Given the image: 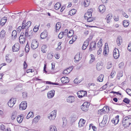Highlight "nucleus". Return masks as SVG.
Masks as SVG:
<instances>
[{
    "label": "nucleus",
    "instance_id": "nucleus-44",
    "mask_svg": "<svg viewBox=\"0 0 131 131\" xmlns=\"http://www.w3.org/2000/svg\"><path fill=\"white\" fill-rule=\"evenodd\" d=\"M16 112H14L12 114V116L11 117V119L12 120H14L16 117Z\"/></svg>",
    "mask_w": 131,
    "mask_h": 131
},
{
    "label": "nucleus",
    "instance_id": "nucleus-53",
    "mask_svg": "<svg viewBox=\"0 0 131 131\" xmlns=\"http://www.w3.org/2000/svg\"><path fill=\"white\" fill-rule=\"evenodd\" d=\"M123 101L127 104H128L130 102V100L127 98H125L123 100Z\"/></svg>",
    "mask_w": 131,
    "mask_h": 131
},
{
    "label": "nucleus",
    "instance_id": "nucleus-54",
    "mask_svg": "<svg viewBox=\"0 0 131 131\" xmlns=\"http://www.w3.org/2000/svg\"><path fill=\"white\" fill-rule=\"evenodd\" d=\"M46 84H52L53 85H58L59 84L58 83H54L50 81H47L46 82Z\"/></svg>",
    "mask_w": 131,
    "mask_h": 131
},
{
    "label": "nucleus",
    "instance_id": "nucleus-2",
    "mask_svg": "<svg viewBox=\"0 0 131 131\" xmlns=\"http://www.w3.org/2000/svg\"><path fill=\"white\" fill-rule=\"evenodd\" d=\"M57 111L54 110L51 112L48 115V118L50 120H54L56 116Z\"/></svg>",
    "mask_w": 131,
    "mask_h": 131
},
{
    "label": "nucleus",
    "instance_id": "nucleus-41",
    "mask_svg": "<svg viewBox=\"0 0 131 131\" xmlns=\"http://www.w3.org/2000/svg\"><path fill=\"white\" fill-rule=\"evenodd\" d=\"M50 131H57V130L55 126H51L50 127Z\"/></svg>",
    "mask_w": 131,
    "mask_h": 131
},
{
    "label": "nucleus",
    "instance_id": "nucleus-33",
    "mask_svg": "<svg viewBox=\"0 0 131 131\" xmlns=\"http://www.w3.org/2000/svg\"><path fill=\"white\" fill-rule=\"evenodd\" d=\"M90 56L91 57V58L89 61V62L90 63H92L95 60V57L94 55L92 54H91L90 55Z\"/></svg>",
    "mask_w": 131,
    "mask_h": 131
},
{
    "label": "nucleus",
    "instance_id": "nucleus-29",
    "mask_svg": "<svg viewBox=\"0 0 131 131\" xmlns=\"http://www.w3.org/2000/svg\"><path fill=\"white\" fill-rule=\"evenodd\" d=\"M61 6V5L60 2H58L54 6V8L56 10L59 9Z\"/></svg>",
    "mask_w": 131,
    "mask_h": 131
},
{
    "label": "nucleus",
    "instance_id": "nucleus-61",
    "mask_svg": "<svg viewBox=\"0 0 131 131\" xmlns=\"http://www.w3.org/2000/svg\"><path fill=\"white\" fill-rule=\"evenodd\" d=\"M124 65V62H122L120 63L118 65L119 67L120 68H122L123 67Z\"/></svg>",
    "mask_w": 131,
    "mask_h": 131
},
{
    "label": "nucleus",
    "instance_id": "nucleus-5",
    "mask_svg": "<svg viewBox=\"0 0 131 131\" xmlns=\"http://www.w3.org/2000/svg\"><path fill=\"white\" fill-rule=\"evenodd\" d=\"M26 20H24L22 24L23 27V28L26 29H29L28 28L30 26L31 24V22L29 21L26 23Z\"/></svg>",
    "mask_w": 131,
    "mask_h": 131
},
{
    "label": "nucleus",
    "instance_id": "nucleus-46",
    "mask_svg": "<svg viewBox=\"0 0 131 131\" xmlns=\"http://www.w3.org/2000/svg\"><path fill=\"white\" fill-rule=\"evenodd\" d=\"M17 31L16 30H14L12 33V36L14 38H15L17 37Z\"/></svg>",
    "mask_w": 131,
    "mask_h": 131
},
{
    "label": "nucleus",
    "instance_id": "nucleus-19",
    "mask_svg": "<svg viewBox=\"0 0 131 131\" xmlns=\"http://www.w3.org/2000/svg\"><path fill=\"white\" fill-rule=\"evenodd\" d=\"M80 52H78L75 56L74 59L75 60V62H76L79 61L81 59V58L80 57Z\"/></svg>",
    "mask_w": 131,
    "mask_h": 131
},
{
    "label": "nucleus",
    "instance_id": "nucleus-50",
    "mask_svg": "<svg viewBox=\"0 0 131 131\" xmlns=\"http://www.w3.org/2000/svg\"><path fill=\"white\" fill-rule=\"evenodd\" d=\"M119 116L118 115H117L115 117V125L118 124L119 121Z\"/></svg>",
    "mask_w": 131,
    "mask_h": 131
},
{
    "label": "nucleus",
    "instance_id": "nucleus-51",
    "mask_svg": "<svg viewBox=\"0 0 131 131\" xmlns=\"http://www.w3.org/2000/svg\"><path fill=\"white\" fill-rule=\"evenodd\" d=\"M25 50L26 52H28L29 50V47L28 43L26 44L25 47Z\"/></svg>",
    "mask_w": 131,
    "mask_h": 131
},
{
    "label": "nucleus",
    "instance_id": "nucleus-26",
    "mask_svg": "<svg viewBox=\"0 0 131 131\" xmlns=\"http://www.w3.org/2000/svg\"><path fill=\"white\" fill-rule=\"evenodd\" d=\"M89 44V42L88 40H86L84 42L82 46V49L83 50L85 49Z\"/></svg>",
    "mask_w": 131,
    "mask_h": 131
},
{
    "label": "nucleus",
    "instance_id": "nucleus-7",
    "mask_svg": "<svg viewBox=\"0 0 131 131\" xmlns=\"http://www.w3.org/2000/svg\"><path fill=\"white\" fill-rule=\"evenodd\" d=\"M93 12V9H88V11L84 15V18L85 19H86V18L91 17L92 13Z\"/></svg>",
    "mask_w": 131,
    "mask_h": 131
},
{
    "label": "nucleus",
    "instance_id": "nucleus-57",
    "mask_svg": "<svg viewBox=\"0 0 131 131\" xmlns=\"http://www.w3.org/2000/svg\"><path fill=\"white\" fill-rule=\"evenodd\" d=\"M126 91L128 94L131 96V90L129 89H127Z\"/></svg>",
    "mask_w": 131,
    "mask_h": 131
},
{
    "label": "nucleus",
    "instance_id": "nucleus-14",
    "mask_svg": "<svg viewBox=\"0 0 131 131\" xmlns=\"http://www.w3.org/2000/svg\"><path fill=\"white\" fill-rule=\"evenodd\" d=\"M96 43L95 41H92L91 43L90 46L89 50L91 51L95 49L96 47Z\"/></svg>",
    "mask_w": 131,
    "mask_h": 131
},
{
    "label": "nucleus",
    "instance_id": "nucleus-25",
    "mask_svg": "<svg viewBox=\"0 0 131 131\" xmlns=\"http://www.w3.org/2000/svg\"><path fill=\"white\" fill-rule=\"evenodd\" d=\"M24 117L23 116L21 115H18L17 116V120L18 123H21Z\"/></svg>",
    "mask_w": 131,
    "mask_h": 131
},
{
    "label": "nucleus",
    "instance_id": "nucleus-16",
    "mask_svg": "<svg viewBox=\"0 0 131 131\" xmlns=\"http://www.w3.org/2000/svg\"><path fill=\"white\" fill-rule=\"evenodd\" d=\"M61 80L62 83H68L69 81V78L68 77H63L61 79Z\"/></svg>",
    "mask_w": 131,
    "mask_h": 131
},
{
    "label": "nucleus",
    "instance_id": "nucleus-64",
    "mask_svg": "<svg viewBox=\"0 0 131 131\" xmlns=\"http://www.w3.org/2000/svg\"><path fill=\"white\" fill-rule=\"evenodd\" d=\"M128 50L130 51H131V41L130 42L128 46Z\"/></svg>",
    "mask_w": 131,
    "mask_h": 131
},
{
    "label": "nucleus",
    "instance_id": "nucleus-49",
    "mask_svg": "<svg viewBox=\"0 0 131 131\" xmlns=\"http://www.w3.org/2000/svg\"><path fill=\"white\" fill-rule=\"evenodd\" d=\"M102 39L101 38L100 39L99 41L97 43V46L99 48L101 47L102 45Z\"/></svg>",
    "mask_w": 131,
    "mask_h": 131
},
{
    "label": "nucleus",
    "instance_id": "nucleus-62",
    "mask_svg": "<svg viewBox=\"0 0 131 131\" xmlns=\"http://www.w3.org/2000/svg\"><path fill=\"white\" fill-rule=\"evenodd\" d=\"M24 29V28H23V26L22 25V26H19L17 29V31L20 32L22 29Z\"/></svg>",
    "mask_w": 131,
    "mask_h": 131
},
{
    "label": "nucleus",
    "instance_id": "nucleus-18",
    "mask_svg": "<svg viewBox=\"0 0 131 131\" xmlns=\"http://www.w3.org/2000/svg\"><path fill=\"white\" fill-rule=\"evenodd\" d=\"M67 101L68 102L72 103L74 101V97L73 96H69L67 98Z\"/></svg>",
    "mask_w": 131,
    "mask_h": 131
},
{
    "label": "nucleus",
    "instance_id": "nucleus-24",
    "mask_svg": "<svg viewBox=\"0 0 131 131\" xmlns=\"http://www.w3.org/2000/svg\"><path fill=\"white\" fill-rule=\"evenodd\" d=\"M7 19V18L6 17H4L2 18L0 21V24L2 26L4 25L6 23Z\"/></svg>",
    "mask_w": 131,
    "mask_h": 131
},
{
    "label": "nucleus",
    "instance_id": "nucleus-36",
    "mask_svg": "<svg viewBox=\"0 0 131 131\" xmlns=\"http://www.w3.org/2000/svg\"><path fill=\"white\" fill-rule=\"evenodd\" d=\"M76 12L77 10L76 9H73L70 11L69 14L70 15L72 16L75 14L76 13Z\"/></svg>",
    "mask_w": 131,
    "mask_h": 131
},
{
    "label": "nucleus",
    "instance_id": "nucleus-20",
    "mask_svg": "<svg viewBox=\"0 0 131 131\" xmlns=\"http://www.w3.org/2000/svg\"><path fill=\"white\" fill-rule=\"evenodd\" d=\"M48 36V33L47 32L46 30H44L40 34V37L42 39H43L46 38Z\"/></svg>",
    "mask_w": 131,
    "mask_h": 131
},
{
    "label": "nucleus",
    "instance_id": "nucleus-28",
    "mask_svg": "<svg viewBox=\"0 0 131 131\" xmlns=\"http://www.w3.org/2000/svg\"><path fill=\"white\" fill-rule=\"evenodd\" d=\"M119 56V52L118 49L115 48V59L118 58Z\"/></svg>",
    "mask_w": 131,
    "mask_h": 131
},
{
    "label": "nucleus",
    "instance_id": "nucleus-34",
    "mask_svg": "<svg viewBox=\"0 0 131 131\" xmlns=\"http://www.w3.org/2000/svg\"><path fill=\"white\" fill-rule=\"evenodd\" d=\"M40 116H37L33 120L32 122L36 123L38 122L40 119Z\"/></svg>",
    "mask_w": 131,
    "mask_h": 131
},
{
    "label": "nucleus",
    "instance_id": "nucleus-52",
    "mask_svg": "<svg viewBox=\"0 0 131 131\" xmlns=\"http://www.w3.org/2000/svg\"><path fill=\"white\" fill-rule=\"evenodd\" d=\"M6 128V127L4 125L2 124L0 126V129L3 131H4Z\"/></svg>",
    "mask_w": 131,
    "mask_h": 131
},
{
    "label": "nucleus",
    "instance_id": "nucleus-1",
    "mask_svg": "<svg viewBox=\"0 0 131 131\" xmlns=\"http://www.w3.org/2000/svg\"><path fill=\"white\" fill-rule=\"evenodd\" d=\"M122 123L124 127L129 126L131 124V118L128 117H125L123 119Z\"/></svg>",
    "mask_w": 131,
    "mask_h": 131
},
{
    "label": "nucleus",
    "instance_id": "nucleus-45",
    "mask_svg": "<svg viewBox=\"0 0 131 131\" xmlns=\"http://www.w3.org/2000/svg\"><path fill=\"white\" fill-rule=\"evenodd\" d=\"M123 24L124 26L125 27H127L129 25V22L126 20H124Z\"/></svg>",
    "mask_w": 131,
    "mask_h": 131
},
{
    "label": "nucleus",
    "instance_id": "nucleus-32",
    "mask_svg": "<svg viewBox=\"0 0 131 131\" xmlns=\"http://www.w3.org/2000/svg\"><path fill=\"white\" fill-rule=\"evenodd\" d=\"M90 0H84V4L85 7H87L89 6L90 3Z\"/></svg>",
    "mask_w": 131,
    "mask_h": 131
},
{
    "label": "nucleus",
    "instance_id": "nucleus-38",
    "mask_svg": "<svg viewBox=\"0 0 131 131\" xmlns=\"http://www.w3.org/2000/svg\"><path fill=\"white\" fill-rule=\"evenodd\" d=\"M103 111L104 113H107L109 111V108L108 107L104 106L102 108Z\"/></svg>",
    "mask_w": 131,
    "mask_h": 131
},
{
    "label": "nucleus",
    "instance_id": "nucleus-8",
    "mask_svg": "<svg viewBox=\"0 0 131 131\" xmlns=\"http://www.w3.org/2000/svg\"><path fill=\"white\" fill-rule=\"evenodd\" d=\"M27 106V102L26 101L22 102L19 105V109L21 110H25Z\"/></svg>",
    "mask_w": 131,
    "mask_h": 131
},
{
    "label": "nucleus",
    "instance_id": "nucleus-9",
    "mask_svg": "<svg viewBox=\"0 0 131 131\" xmlns=\"http://www.w3.org/2000/svg\"><path fill=\"white\" fill-rule=\"evenodd\" d=\"M15 103V100L14 99H11L8 102V104L10 107H12Z\"/></svg>",
    "mask_w": 131,
    "mask_h": 131
},
{
    "label": "nucleus",
    "instance_id": "nucleus-3",
    "mask_svg": "<svg viewBox=\"0 0 131 131\" xmlns=\"http://www.w3.org/2000/svg\"><path fill=\"white\" fill-rule=\"evenodd\" d=\"M90 105V103L88 102H85L81 106V108L83 111H86L89 109Z\"/></svg>",
    "mask_w": 131,
    "mask_h": 131
},
{
    "label": "nucleus",
    "instance_id": "nucleus-27",
    "mask_svg": "<svg viewBox=\"0 0 131 131\" xmlns=\"http://www.w3.org/2000/svg\"><path fill=\"white\" fill-rule=\"evenodd\" d=\"M104 78V75L102 74L100 75L99 77L97 78V81L99 82H102L103 81V78Z\"/></svg>",
    "mask_w": 131,
    "mask_h": 131
},
{
    "label": "nucleus",
    "instance_id": "nucleus-56",
    "mask_svg": "<svg viewBox=\"0 0 131 131\" xmlns=\"http://www.w3.org/2000/svg\"><path fill=\"white\" fill-rule=\"evenodd\" d=\"M112 63L111 62H109L107 63L106 68L107 69H109L112 67Z\"/></svg>",
    "mask_w": 131,
    "mask_h": 131
},
{
    "label": "nucleus",
    "instance_id": "nucleus-22",
    "mask_svg": "<svg viewBox=\"0 0 131 131\" xmlns=\"http://www.w3.org/2000/svg\"><path fill=\"white\" fill-rule=\"evenodd\" d=\"M85 121L83 119H81L79 122V126L80 127L84 126Z\"/></svg>",
    "mask_w": 131,
    "mask_h": 131
},
{
    "label": "nucleus",
    "instance_id": "nucleus-35",
    "mask_svg": "<svg viewBox=\"0 0 131 131\" xmlns=\"http://www.w3.org/2000/svg\"><path fill=\"white\" fill-rule=\"evenodd\" d=\"M112 18V15L111 14H110L108 15L106 17V19H107V22L108 23L110 21L111 19Z\"/></svg>",
    "mask_w": 131,
    "mask_h": 131
},
{
    "label": "nucleus",
    "instance_id": "nucleus-47",
    "mask_svg": "<svg viewBox=\"0 0 131 131\" xmlns=\"http://www.w3.org/2000/svg\"><path fill=\"white\" fill-rule=\"evenodd\" d=\"M108 47H105L104 48V51H103V54H104V55H106L107 54V52L108 51Z\"/></svg>",
    "mask_w": 131,
    "mask_h": 131
},
{
    "label": "nucleus",
    "instance_id": "nucleus-21",
    "mask_svg": "<svg viewBox=\"0 0 131 131\" xmlns=\"http://www.w3.org/2000/svg\"><path fill=\"white\" fill-rule=\"evenodd\" d=\"M108 119L107 116L105 115L104 116L103 120L101 122V124H103V126H104L107 122V121Z\"/></svg>",
    "mask_w": 131,
    "mask_h": 131
},
{
    "label": "nucleus",
    "instance_id": "nucleus-39",
    "mask_svg": "<svg viewBox=\"0 0 131 131\" xmlns=\"http://www.w3.org/2000/svg\"><path fill=\"white\" fill-rule=\"evenodd\" d=\"M9 55L8 54H7L6 55V60L7 62L8 63H9L11 62L12 61V59H10L9 57Z\"/></svg>",
    "mask_w": 131,
    "mask_h": 131
},
{
    "label": "nucleus",
    "instance_id": "nucleus-60",
    "mask_svg": "<svg viewBox=\"0 0 131 131\" xmlns=\"http://www.w3.org/2000/svg\"><path fill=\"white\" fill-rule=\"evenodd\" d=\"M86 19H87V21L89 22H90L93 21L94 20V19H92L91 17L86 18Z\"/></svg>",
    "mask_w": 131,
    "mask_h": 131
},
{
    "label": "nucleus",
    "instance_id": "nucleus-6",
    "mask_svg": "<svg viewBox=\"0 0 131 131\" xmlns=\"http://www.w3.org/2000/svg\"><path fill=\"white\" fill-rule=\"evenodd\" d=\"M33 33V31L32 30H29V29H27L25 31V36L26 37H29V38H28L30 39Z\"/></svg>",
    "mask_w": 131,
    "mask_h": 131
},
{
    "label": "nucleus",
    "instance_id": "nucleus-11",
    "mask_svg": "<svg viewBox=\"0 0 131 131\" xmlns=\"http://www.w3.org/2000/svg\"><path fill=\"white\" fill-rule=\"evenodd\" d=\"M25 37L23 35H20L19 37V40L20 43L21 44H23L26 41L25 38Z\"/></svg>",
    "mask_w": 131,
    "mask_h": 131
},
{
    "label": "nucleus",
    "instance_id": "nucleus-58",
    "mask_svg": "<svg viewBox=\"0 0 131 131\" xmlns=\"http://www.w3.org/2000/svg\"><path fill=\"white\" fill-rule=\"evenodd\" d=\"M39 26H35L33 29V30L34 32H37L39 29Z\"/></svg>",
    "mask_w": 131,
    "mask_h": 131
},
{
    "label": "nucleus",
    "instance_id": "nucleus-48",
    "mask_svg": "<svg viewBox=\"0 0 131 131\" xmlns=\"http://www.w3.org/2000/svg\"><path fill=\"white\" fill-rule=\"evenodd\" d=\"M53 56V53H49L47 55V58L49 60H50L52 58Z\"/></svg>",
    "mask_w": 131,
    "mask_h": 131
},
{
    "label": "nucleus",
    "instance_id": "nucleus-30",
    "mask_svg": "<svg viewBox=\"0 0 131 131\" xmlns=\"http://www.w3.org/2000/svg\"><path fill=\"white\" fill-rule=\"evenodd\" d=\"M123 72L122 71H120L117 74L116 79L118 80H119L120 77H122L123 75Z\"/></svg>",
    "mask_w": 131,
    "mask_h": 131
},
{
    "label": "nucleus",
    "instance_id": "nucleus-37",
    "mask_svg": "<svg viewBox=\"0 0 131 131\" xmlns=\"http://www.w3.org/2000/svg\"><path fill=\"white\" fill-rule=\"evenodd\" d=\"M34 116L33 113L32 112H30L28 114L26 117L27 119H29L30 117H32Z\"/></svg>",
    "mask_w": 131,
    "mask_h": 131
},
{
    "label": "nucleus",
    "instance_id": "nucleus-31",
    "mask_svg": "<svg viewBox=\"0 0 131 131\" xmlns=\"http://www.w3.org/2000/svg\"><path fill=\"white\" fill-rule=\"evenodd\" d=\"M5 35V32L4 30H2L0 33V37L1 38H3L4 37Z\"/></svg>",
    "mask_w": 131,
    "mask_h": 131
},
{
    "label": "nucleus",
    "instance_id": "nucleus-59",
    "mask_svg": "<svg viewBox=\"0 0 131 131\" xmlns=\"http://www.w3.org/2000/svg\"><path fill=\"white\" fill-rule=\"evenodd\" d=\"M63 34V32H60L58 36V37L60 39H61L62 38Z\"/></svg>",
    "mask_w": 131,
    "mask_h": 131
},
{
    "label": "nucleus",
    "instance_id": "nucleus-40",
    "mask_svg": "<svg viewBox=\"0 0 131 131\" xmlns=\"http://www.w3.org/2000/svg\"><path fill=\"white\" fill-rule=\"evenodd\" d=\"M74 34V31L73 30H70V31L68 34L67 36L68 38H70V37H72Z\"/></svg>",
    "mask_w": 131,
    "mask_h": 131
},
{
    "label": "nucleus",
    "instance_id": "nucleus-12",
    "mask_svg": "<svg viewBox=\"0 0 131 131\" xmlns=\"http://www.w3.org/2000/svg\"><path fill=\"white\" fill-rule=\"evenodd\" d=\"M19 48V45L18 43L15 44L13 47L12 50L13 52H17L18 51Z\"/></svg>",
    "mask_w": 131,
    "mask_h": 131
},
{
    "label": "nucleus",
    "instance_id": "nucleus-10",
    "mask_svg": "<svg viewBox=\"0 0 131 131\" xmlns=\"http://www.w3.org/2000/svg\"><path fill=\"white\" fill-rule=\"evenodd\" d=\"M77 93L78 96L79 98H82L86 94V92H84L83 91H79Z\"/></svg>",
    "mask_w": 131,
    "mask_h": 131
},
{
    "label": "nucleus",
    "instance_id": "nucleus-42",
    "mask_svg": "<svg viewBox=\"0 0 131 131\" xmlns=\"http://www.w3.org/2000/svg\"><path fill=\"white\" fill-rule=\"evenodd\" d=\"M56 30L57 31H58L61 27V24L60 23H57L56 25Z\"/></svg>",
    "mask_w": 131,
    "mask_h": 131
},
{
    "label": "nucleus",
    "instance_id": "nucleus-63",
    "mask_svg": "<svg viewBox=\"0 0 131 131\" xmlns=\"http://www.w3.org/2000/svg\"><path fill=\"white\" fill-rule=\"evenodd\" d=\"M95 86V85L94 83H90L88 85V86L91 88H92V86L94 87Z\"/></svg>",
    "mask_w": 131,
    "mask_h": 131
},
{
    "label": "nucleus",
    "instance_id": "nucleus-55",
    "mask_svg": "<svg viewBox=\"0 0 131 131\" xmlns=\"http://www.w3.org/2000/svg\"><path fill=\"white\" fill-rule=\"evenodd\" d=\"M77 119V118L76 116H72L71 118V121L72 122H75Z\"/></svg>",
    "mask_w": 131,
    "mask_h": 131
},
{
    "label": "nucleus",
    "instance_id": "nucleus-15",
    "mask_svg": "<svg viewBox=\"0 0 131 131\" xmlns=\"http://www.w3.org/2000/svg\"><path fill=\"white\" fill-rule=\"evenodd\" d=\"M122 37L120 36H119L117 37L116 42L118 46H119L121 43H122Z\"/></svg>",
    "mask_w": 131,
    "mask_h": 131
},
{
    "label": "nucleus",
    "instance_id": "nucleus-17",
    "mask_svg": "<svg viewBox=\"0 0 131 131\" xmlns=\"http://www.w3.org/2000/svg\"><path fill=\"white\" fill-rule=\"evenodd\" d=\"M98 9H99L100 12L101 13L104 12L105 10V8L104 5H101L99 6Z\"/></svg>",
    "mask_w": 131,
    "mask_h": 131
},
{
    "label": "nucleus",
    "instance_id": "nucleus-23",
    "mask_svg": "<svg viewBox=\"0 0 131 131\" xmlns=\"http://www.w3.org/2000/svg\"><path fill=\"white\" fill-rule=\"evenodd\" d=\"M96 68L97 69L98 71L100 70L102 68L103 66L101 62H99L97 63Z\"/></svg>",
    "mask_w": 131,
    "mask_h": 131
},
{
    "label": "nucleus",
    "instance_id": "nucleus-4",
    "mask_svg": "<svg viewBox=\"0 0 131 131\" xmlns=\"http://www.w3.org/2000/svg\"><path fill=\"white\" fill-rule=\"evenodd\" d=\"M38 43L36 40H33L31 44V48L33 49H35L38 46Z\"/></svg>",
    "mask_w": 131,
    "mask_h": 131
},
{
    "label": "nucleus",
    "instance_id": "nucleus-13",
    "mask_svg": "<svg viewBox=\"0 0 131 131\" xmlns=\"http://www.w3.org/2000/svg\"><path fill=\"white\" fill-rule=\"evenodd\" d=\"M55 91L54 90H52L49 91L47 94V97L49 99L52 98L54 95Z\"/></svg>",
    "mask_w": 131,
    "mask_h": 131
},
{
    "label": "nucleus",
    "instance_id": "nucleus-43",
    "mask_svg": "<svg viewBox=\"0 0 131 131\" xmlns=\"http://www.w3.org/2000/svg\"><path fill=\"white\" fill-rule=\"evenodd\" d=\"M46 48L47 46L46 45H43L41 48V50L42 51L43 53H45L46 51Z\"/></svg>",
    "mask_w": 131,
    "mask_h": 131
}]
</instances>
